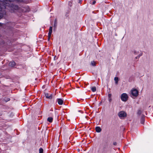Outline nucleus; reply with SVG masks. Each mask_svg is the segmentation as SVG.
<instances>
[{"mask_svg":"<svg viewBox=\"0 0 153 153\" xmlns=\"http://www.w3.org/2000/svg\"><path fill=\"white\" fill-rule=\"evenodd\" d=\"M128 96L127 94L126 93H123L121 96V100L124 102L128 100Z\"/></svg>","mask_w":153,"mask_h":153,"instance_id":"nucleus-2","label":"nucleus"},{"mask_svg":"<svg viewBox=\"0 0 153 153\" xmlns=\"http://www.w3.org/2000/svg\"><path fill=\"white\" fill-rule=\"evenodd\" d=\"M142 111L140 110H139L138 111L137 114L139 115H140L141 114Z\"/></svg>","mask_w":153,"mask_h":153,"instance_id":"nucleus-19","label":"nucleus"},{"mask_svg":"<svg viewBox=\"0 0 153 153\" xmlns=\"http://www.w3.org/2000/svg\"><path fill=\"white\" fill-rule=\"evenodd\" d=\"M57 19H55L54 20V27H56L57 26Z\"/></svg>","mask_w":153,"mask_h":153,"instance_id":"nucleus-14","label":"nucleus"},{"mask_svg":"<svg viewBox=\"0 0 153 153\" xmlns=\"http://www.w3.org/2000/svg\"><path fill=\"white\" fill-rule=\"evenodd\" d=\"M114 80L115 81V82L116 84H117L118 83V78L117 77H115L114 78Z\"/></svg>","mask_w":153,"mask_h":153,"instance_id":"nucleus-16","label":"nucleus"},{"mask_svg":"<svg viewBox=\"0 0 153 153\" xmlns=\"http://www.w3.org/2000/svg\"><path fill=\"white\" fill-rule=\"evenodd\" d=\"M68 5L69 6H70V7L72 5V2L71 1L69 2L68 3Z\"/></svg>","mask_w":153,"mask_h":153,"instance_id":"nucleus-21","label":"nucleus"},{"mask_svg":"<svg viewBox=\"0 0 153 153\" xmlns=\"http://www.w3.org/2000/svg\"><path fill=\"white\" fill-rule=\"evenodd\" d=\"M43 149L42 148H40L39 149V153H43Z\"/></svg>","mask_w":153,"mask_h":153,"instance_id":"nucleus-17","label":"nucleus"},{"mask_svg":"<svg viewBox=\"0 0 153 153\" xmlns=\"http://www.w3.org/2000/svg\"><path fill=\"white\" fill-rule=\"evenodd\" d=\"M78 151H80V150H79V149H78Z\"/></svg>","mask_w":153,"mask_h":153,"instance_id":"nucleus-30","label":"nucleus"},{"mask_svg":"<svg viewBox=\"0 0 153 153\" xmlns=\"http://www.w3.org/2000/svg\"><path fill=\"white\" fill-rule=\"evenodd\" d=\"M91 90L93 92H95L96 90V88L95 87H92L91 88Z\"/></svg>","mask_w":153,"mask_h":153,"instance_id":"nucleus-15","label":"nucleus"},{"mask_svg":"<svg viewBox=\"0 0 153 153\" xmlns=\"http://www.w3.org/2000/svg\"><path fill=\"white\" fill-rule=\"evenodd\" d=\"M82 0H79V3L81 4Z\"/></svg>","mask_w":153,"mask_h":153,"instance_id":"nucleus-25","label":"nucleus"},{"mask_svg":"<svg viewBox=\"0 0 153 153\" xmlns=\"http://www.w3.org/2000/svg\"><path fill=\"white\" fill-rule=\"evenodd\" d=\"M10 100V99L9 98H8V100L9 101Z\"/></svg>","mask_w":153,"mask_h":153,"instance_id":"nucleus-29","label":"nucleus"},{"mask_svg":"<svg viewBox=\"0 0 153 153\" xmlns=\"http://www.w3.org/2000/svg\"><path fill=\"white\" fill-rule=\"evenodd\" d=\"M91 64L93 66H95L96 65L95 62L94 61H92L91 62Z\"/></svg>","mask_w":153,"mask_h":153,"instance_id":"nucleus-18","label":"nucleus"},{"mask_svg":"<svg viewBox=\"0 0 153 153\" xmlns=\"http://www.w3.org/2000/svg\"><path fill=\"white\" fill-rule=\"evenodd\" d=\"M4 1H6V0H3V2H2V3H4Z\"/></svg>","mask_w":153,"mask_h":153,"instance_id":"nucleus-26","label":"nucleus"},{"mask_svg":"<svg viewBox=\"0 0 153 153\" xmlns=\"http://www.w3.org/2000/svg\"><path fill=\"white\" fill-rule=\"evenodd\" d=\"M57 101L58 103L60 105H62L63 104V100L61 99H58Z\"/></svg>","mask_w":153,"mask_h":153,"instance_id":"nucleus-7","label":"nucleus"},{"mask_svg":"<svg viewBox=\"0 0 153 153\" xmlns=\"http://www.w3.org/2000/svg\"><path fill=\"white\" fill-rule=\"evenodd\" d=\"M95 130L97 132H100L101 131V128L99 126L96 127L95 128Z\"/></svg>","mask_w":153,"mask_h":153,"instance_id":"nucleus-9","label":"nucleus"},{"mask_svg":"<svg viewBox=\"0 0 153 153\" xmlns=\"http://www.w3.org/2000/svg\"><path fill=\"white\" fill-rule=\"evenodd\" d=\"M131 94L134 97H137L138 95V91L135 89H133L131 90Z\"/></svg>","mask_w":153,"mask_h":153,"instance_id":"nucleus-4","label":"nucleus"},{"mask_svg":"<svg viewBox=\"0 0 153 153\" xmlns=\"http://www.w3.org/2000/svg\"><path fill=\"white\" fill-rule=\"evenodd\" d=\"M113 145L115 146L117 145V143L116 142H114L113 143Z\"/></svg>","mask_w":153,"mask_h":153,"instance_id":"nucleus-24","label":"nucleus"},{"mask_svg":"<svg viewBox=\"0 0 153 153\" xmlns=\"http://www.w3.org/2000/svg\"><path fill=\"white\" fill-rule=\"evenodd\" d=\"M111 94H109L108 95V97L109 98H110L111 97Z\"/></svg>","mask_w":153,"mask_h":153,"instance_id":"nucleus-23","label":"nucleus"},{"mask_svg":"<svg viewBox=\"0 0 153 153\" xmlns=\"http://www.w3.org/2000/svg\"><path fill=\"white\" fill-rule=\"evenodd\" d=\"M53 27H50L49 29V31L48 34H51L52 31Z\"/></svg>","mask_w":153,"mask_h":153,"instance_id":"nucleus-13","label":"nucleus"},{"mask_svg":"<svg viewBox=\"0 0 153 153\" xmlns=\"http://www.w3.org/2000/svg\"><path fill=\"white\" fill-rule=\"evenodd\" d=\"M45 95L47 99H51L52 97V94H51L49 95L48 93H45Z\"/></svg>","mask_w":153,"mask_h":153,"instance_id":"nucleus-5","label":"nucleus"},{"mask_svg":"<svg viewBox=\"0 0 153 153\" xmlns=\"http://www.w3.org/2000/svg\"><path fill=\"white\" fill-rule=\"evenodd\" d=\"M112 100L111 98H110L109 99V101L110 102Z\"/></svg>","mask_w":153,"mask_h":153,"instance_id":"nucleus-27","label":"nucleus"},{"mask_svg":"<svg viewBox=\"0 0 153 153\" xmlns=\"http://www.w3.org/2000/svg\"><path fill=\"white\" fill-rule=\"evenodd\" d=\"M51 34H48V41H49L50 38H51Z\"/></svg>","mask_w":153,"mask_h":153,"instance_id":"nucleus-20","label":"nucleus"},{"mask_svg":"<svg viewBox=\"0 0 153 153\" xmlns=\"http://www.w3.org/2000/svg\"><path fill=\"white\" fill-rule=\"evenodd\" d=\"M141 124H143L145 121V119L144 117H143L141 118Z\"/></svg>","mask_w":153,"mask_h":153,"instance_id":"nucleus-12","label":"nucleus"},{"mask_svg":"<svg viewBox=\"0 0 153 153\" xmlns=\"http://www.w3.org/2000/svg\"><path fill=\"white\" fill-rule=\"evenodd\" d=\"M15 1H16L18 2H22L23 1V0H7V1L9 2H13Z\"/></svg>","mask_w":153,"mask_h":153,"instance_id":"nucleus-10","label":"nucleus"},{"mask_svg":"<svg viewBox=\"0 0 153 153\" xmlns=\"http://www.w3.org/2000/svg\"><path fill=\"white\" fill-rule=\"evenodd\" d=\"M138 53H139V54L135 58L136 59L139 58L140 56L142 55V54L141 53V52H137L136 51L134 52V53L136 55Z\"/></svg>","mask_w":153,"mask_h":153,"instance_id":"nucleus-8","label":"nucleus"},{"mask_svg":"<svg viewBox=\"0 0 153 153\" xmlns=\"http://www.w3.org/2000/svg\"><path fill=\"white\" fill-rule=\"evenodd\" d=\"M96 3V1H94L92 2V4L94 5V4Z\"/></svg>","mask_w":153,"mask_h":153,"instance_id":"nucleus-22","label":"nucleus"},{"mask_svg":"<svg viewBox=\"0 0 153 153\" xmlns=\"http://www.w3.org/2000/svg\"><path fill=\"white\" fill-rule=\"evenodd\" d=\"M53 118L52 117H49L47 119V121L50 123H51L53 121Z\"/></svg>","mask_w":153,"mask_h":153,"instance_id":"nucleus-11","label":"nucleus"},{"mask_svg":"<svg viewBox=\"0 0 153 153\" xmlns=\"http://www.w3.org/2000/svg\"><path fill=\"white\" fill-rule=\"evenodd\" d=\"M16 65V63L14 61L10 62L9 64V65L11 67H13Z\"/></svg>","mask_w":153,"mask_h":153,"instance_id":"nucleus-6","label":"nucleus"},{"mask_svg":"<svg viewBox=\"0 0 153 153\" xmlns=\"http://www.w3.org/2000/svg\"><path fill=\"white\" fill-rule=\"evenodd\" d=\"M2 25V24L0 23V26H1Z\"/></svg>","mask_w":153,"mask_h":153,"instance_id":"nucleus-28","label":"nucleus"},{"mask_svg":"<svg viewBox=\"0 0 153 153\" xmlns=\"http://www.w3.org/2000/svg\"><path fill=\"white\" fill-rule=\"evenodd\" d=\"M6 1H4V3H2L1 1H0V19H1L4 15L6 14V12L5 10V9L6 8V6L9 7V10L11 13L14 12L15 10H19L22 12L26 11L19 7L18 5L12 4L11 2H8L7 1V0H6ZM29 10V9L27 11Z\"/></svg>","mask_w":153,"mask_h":153,"instance_id":"nucleus-1","label":"nucleus"},{"mask_svg":"<svg viewBox=\"0 0 153 153\" xmlns=\"http://www.w3.org/2000/svg\"><path fill=\"white\" fill-rule=\"evenodd\" d=\"M126 113L124 111H120L118 113V116L121 119H123L126 116Z\"/></svg>","mask_w":153,"mask_h":153,"instance_id":"nucleus-3","label":"nucleus"}]
</instances>
